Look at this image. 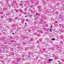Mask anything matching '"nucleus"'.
<instances>
[{
	"instance_id": "obj_22",
	"label": "nucleus",
	"mask_w": 64,
	"mask_h": 64,
	"mask_svg": "<svg viewBox=\"0 0 64 64\" xmlns=\"http://www.w3.org/2000/svg\"><path fill=\"white\" fill-rule=\"evenodd\" d=\"M52 26L51 27H52Z\"/></svg>"
},
{
	"instance_id": "obj_10",
	"label": "nucleus",
	"mask_w": 64,
	"mask_h": 64,
	"mask_svg": "<svg viewBox=\"0 0 64 64\" xmlns=\"http://www.w3.org/2000/svg\"><path fill=\"white\" fill-rule=\"evenodd\" d=\"M12 34H14V33L13 32V33H12Z\"/></svg>"
},
{
	"instance_id": "obj_1",
	"label": "nucleus",
	"mask_w": 64,
	"mask_h": 64,
	"mask_svg": "<svg viewBox=\"0 0 64 64\" xmlns=\"http://www.w3.org/2000/svg\"><path fill=\"white\" fill-rule=\"evenodd\" d=\"M16 12H19V10L16 9Z\"/></svg>"
},
{
	"instance_id": "obj_11",
	"label": "nucleus",
	"mask_w": 64,
	"mask_h": 64,
	"mask_svg": "<svg viewBox=\"0 0 64 64\" xmlns=\"http://www.w3.org/2000/svg\"><path fill=\"white\" fill-rule=\"evenodd\" d=\"M55 14H53L52 15H55Z\"/></svg>"
},
{
	"instance_id": "obj_9",
	"label": "nucleus",
	"mask_w": 64,
	"mask_h": 64,
	"mask_svg": "<svg viewBox=\"0 0 64 64\" xmlns=\"http://www.w3.org/2000/svg\"><path fill=\"white\" fill-rule=\"evenodd\" d=\"M7 43L6 42H5L4 43V44H7Z\"/></svg>"
},
{
	"instance_id": "obj_19",
	"label": "nucleus",
	"mask_w": 64,
	"mask_h": 64,
	"mask_svg": "<svg viewBox=\"0 0 64 64\" xmlns=\"http://www.w3.org/2000/svg\"><path fill=\"white\" fill-rule=\"evenodd\" d=\"M26 59H28V58H27Z\"/></svg>"
},
{
	"instance_id": "obj_5",
	"label": "nucleus",
	"mask_w": 64,
	"mask_h": 64,
	"mask_svg": "<svg viewBox=\"0 0 64 64\" xmlns=\"http://www.w3.org/2000/svg\"><path fill=\"white\" fill-rule=\"evenodd\" d=\"M20 5L21 6H23V4H20Z\"/></svg>"
},
{
	"instance_id": "obj_24",
	"label": "nucleus",
	"mask_w": 64,
	"mask_h": 64,
	"mask_svg": "<svg viewBox=\"0 0 64 64\" xmlns=\"http://www.w3.org/2000/svg\"><path fill=\"white\" fill-rule=\"evenodd\" d=\"M58 6H59V4H58Z\"/></svg>"
},
{
	"instance_id": "obj_8",
	"label": "nucleus",
	"mask_w": 64,
	"mask_h": 64,
	"mask_svg": "<svg viewBox=\"0 0 64 64\" xmlns=\"http://www.w3.org/2000/svg\"><path fill=\"white\" fill-rule=\"evenodd\" d=\"M49 61H51V60H50V59H49Z\"/></svg>"
},
{
	"instance_id": "obj_6",
	"label": "nucleus",
	"mask_w": 64,
	"mask_h": 64,
	"mask_svg": "<svg viewBox=\"0 0 64 64\" xmlns=\"http://www.w3.org/2000/svg\"><path fill=\"white\" fill-rule=\"evenodd\" d=\"M28 20H28V19H26V21H28Z\"/></svg>"
},
{
	"instance_id": "obj_18",
	"label": "nucleus",
	"mask_w": 64,
	"mask_h": 64,
	"mask_svg": "<svg viewBox=\"0 0 64 64\" xmlns=\"http://www.w3.org/2000/svg\"><path fill=\"white\" fill-rule=\"evenodd\" d=\"M18 20H20V19H19V18H18Z\"/></svg>"
},
{
	"instance_id": "obj_13",
	"label": "nucleus",
	"mask_w": 64,
	"mask_h": 64,
	"mask_svg": "<svg viewBox=\"0 0 64 64\" xmlns=\"http://www.w3.org/2000/svg\"><path fill=\"white\" fill-rule=\"evenodd\" d=\"M60 62V60L58 61V62Z\"/></svg>"
},
{
	"instance_id": "obj_17",
	"label": "nucleus",
	"mask_w": 64,
	"mask_h": 64,
	"mask_svg": "<svg viewBox=\"0 0 64 64\" xmlns=\"http://www.w3.org/2000/svg\"><path fill=\"white\" fill-rule=\"evenodd\" d=\"M21 2H22V1Z\"/></svg>"
},
{
	"instance_id": "obj_4",
	"label": "nucleus",
	"mask_w": 64,
	"mask_h": 64,
	"mask_svg": "<svg viewBox=\"0 0 64 64\" xmlns=\"http://www.w3.org/2000/svg\"><path fill=\"white\" fill-rule=\"evenodd\" d=\"M36 15H38V13H36Z\"/></svg>"
},
{
	"instance_id": "obj_25",
	"label": "nucleus",
	"mask_w": 64,
	"mask_h": 64,
	"mask_svg": "<svg viewBox=\"0 0 64 64\" xmlns=\"http://www.w3.org/2000/svg\"><path fill=\"white\" fill-rule=\"evenodd\" d=\"M47 41L48 42V41Z\"/></svg>"
},
{
	"instance_id": "obj_23",
	"label": "nucleus",
	"mask_w": 64,
	"mask_h": 64,
	"mask_svg": "<svg viewBox=\"0 0 64 64\" xmlns=\"http://www.w3.org/2000/svg\"><path fill=\"white\" fill-rule=\"evenodd\" d=\"M58 8L59 7V6H58Z\"/></svg>"
},
{
	"instance_id": "obj_12",
	"label": "nucleus",
	"mask_w": 64,
	"mask_h": 64,
	"mask_svg": "<svg viewBox=\"0 0 64 64\" xmlns=\"http://www.w3.org/2000/svg\"><path fill=\"white\" fill-rule=\"evenodd\" d=\"M52 27H50V29H52Z\"/></svg>"
},
{
	"instance_id": "obj_2",
	"label": "nucleus",
	"mask_w": 64,
	"mask_h": 64,
	"mask_svg": "<svg viewBox=\"0 0 64 64\" xmlns=\"http://www.w3.org/2000/svg\"><path fill=\"white\" fill-rule=\"evenodd\" d=\"M15 19H16H16H18V17H16L15 18Z\"/></svg>"
},
{
	"instance_id": "obj_26",
	"label": "nucleus",
	"mask_w": 64,
	"mask_h": 64,
	"mask_svg": "<svg viewBox=\"0 0 64 64\" xmlns=\"http://www.w3.org/2000/svg\"><path fill=\"white\" fill-rule=\"evenodd\" d=\"M22 8H23V7H22Z\"/></svg>"
},
{
	"instance_id": "obj_16",
	"label": "nucleus",
	"mask_w": 64,
	"mask_h": 64,
	"mask_svg": "<svg viewBox=\"0 0 64 64\" xmlns=\"http://www.w3.org/2000/svg\"><path fill=\"white\" fill-rule=\"evenodd\" d=\"M30 56H28V57H30Z\"/></svg>"
},
{
	"instance_id": "obj_15",
	"label": "nucleus",
	"mask_w": 64,
	"mask_h": 64,
	"mask_svg": "<svg viewBox=\"0 0 64 64\" xmlns=\"http://www.w3.org/2000/svg\"><path fill=\"white\" fill-rule=\"evenodd\" d=\"M24 24H27V23H26H26H24Z\"/></svg>"
},
{
	"instance_id": "obj_27",
	"label": "nucleus",
	"mask_w": 64,
	"mask_h": 64,
	"mask_svg": "<svg viewBox=\"0 0 64 64\" xmlns=\"http://www.w3.org/2000/svg\"><path fill=\"white\" fill-rule=\"evenodd\" d=\"M30 16H31L30 15Z\"/></svg>"
},
{
	"instance_id": "obj_21",
	"label": "nucleus",
	"mask_w": 64,
	"mask_h": 64,
	"mask_svg": "<svg viewBox=\"0 0 64 64\" xmlns=\"http://www.w3.org/2000/svg\"><path fill=\"white\" fill-rule=\"evenodd\" d=\"M59 26H60V24H59Z\"/></svg>"
},
{
	"instance_id": "obj_14",
	"label": "nucleus",
	"mask_w": 64,
	"mask_h": 64,
	"mask_svg": "<svg viewBox=\"0 0 64 64\" xmlns=\"http://www.w3.org/2000/svg\"><path fill=\"white\" fill-rule=\"evenodd\" d=\"M25 17H27V16H25Z\"/></svg>"
},
{
	"instance_id": "obj_7",
	"label": "nucleus",
	"mask_w": 64,
	"mask_h": 64,
	"mask_svg": "<svg viewBox=\"0 0 64 64\" xmlns=\"http://www.w3.org/2000/svg\"><path fill=\"white\" fill-rule=\"evenodd\" d=\"M50 32H52V31L51 29L50 30Z\"/></svg>"
},
{
	"instance_id": "obj_3",
	"label": "nucleus",
	"mask_w": 64,
	"mask_h": 64,
	"mask_svg": "<svg viewBox=\"0 0 64 64\" xmlns=\"http://www.w3.org/2000/svg\"><path fill=\"white\" fill-rule=\"evenodd\" d=\"M52 40H55V39L54 38H52Z\"/></svg>"
},
{
	"instance_id": "obj_20",
	"label": "nucleus",
	"mask_w": 64,
	"mask_h": 64,
	"mask_svg": "<svg viewBox=\"0 0 64 64\" xmlns=\"http://www.w3.org/2000/svg\"><path fill=\"white\" fill-rule=\"evenodd\" d=\"M55 18L56 19H57V18Z\"/></svg>"
}]
</instances>
